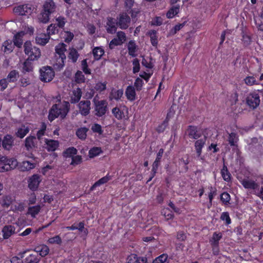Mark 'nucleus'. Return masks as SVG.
Instances as JSON below:
<instances>
[{
  "label": "nucleus",
  "mask_w": 263,
  "mask_h": 263,
  "mask_svg": "<svg viewBox=\"0 0 263 263\" xmlns=\"http://www.w3.org/2000/svg\"><path fill=\"white\" fill-rule=\"evenodd\" d=\"M97 95L93 99L95 106V115L98 117L104 116L108 110V103L105 100H98Z\"/></svg>",
  "instance_id": "nucleus-4"
},
{
  "label": "nucleus",
  "mask_w": 263,
  "mask_h": 263,
  "mask_svg": "<svg viewBox=\"0 0 263 263\" xmlns=\"http://www.w3.org/2000/svg\"><path fill=\"white\" fill-rule=\"evenodd\" d=\"M24 35L23 32H19L17 33L13 37V43L15 46L18 48H20L22 47L23 43V37Z\"/></svg>",
  "instance_id": "nucleus-30"
},
{
  "label": "nucleus",
  "mask_w": 263,
  "mask_h": 263,
  "mask_svg": "<svg viewBox=\"0 0 263 263\" xmlns=\"http://www.w3.org/2000/svg\"><path fill=\"white\" fill-rule=\"evenodd\" d=\"M112 113L115 117L119 120H121L125 116L123 110L118 107H115L112 108Z\"/></svg>",
  "instance_id": "nucleus-43"
},
{
  "label": "nucleus",
  "mask_w": 263,
  "mask_h": 263,
  "mask_svg": "<svg viewBox=\"0 0 263 263\" xmlns=\"http://www.w3.org/2000/svg\"><path fill=\"white\" fill-rule=\"evenodd\" d=\"M157 34V31L155 30H150L147 32V34L151 39V43L154 47H156L158 43Z\"/></svg>",
  "instance_id": "nucleus-39"
},
{
  "label": "nucleus",
  "mask_w": 263,
  "mask_h": 263,
  "mask_svg": "<svg viewBox=\"0 0 263 263\" xmlns=\"http://www.w3.org/2000/svg\"><path fill=\"white\" fill-rule=\"evenodd\" d=\"M220 219L222 221H224V224L226 226H229L232 223L231 219L228 212H222L220 215Z\"/></svg>",
  "instance_id": "nucleus-47"
},
{
  "label": "nucleus",
  "mask_w": 263,
  "mask_h": 263,
  "mask_svg": "<svg viewBox=\"0 0 263 263\" xmlns=\"http://www.w3.org/2000/svg\"><path fill=\"white\" fill-rule=\"evenodd\" d=\"M238 141V137L235 133H231L229 134L228 141L231 146H237V142Z\"/></svg>",
  "instance_id": "nucleus-41"
},
{
  "label": "nucleus",
  "mask_w": 263,
  "mask_h": 263,
  "mask_svg": "<svg viewBox=\"0 0 263 263\" xmlns=\"http://www.w3.org/2000/svg\"><path fill=\"white\" fill-rule=\"evenodd\" d=\"M29 128L28 126L22 125L21 127L17 129V132L15 133V135L17 137L22 139L29 133Z\"/></svg>",
  "instance_id": "nucleus-35"
},
{
  "label": "nucleus",
  "mask_w": 263,
  "mask_h": 263,
  "mask_svg": "<svg viewBox=\"0 0 263 263\" xmlns=\"http://www.w3.org/2000/svg\"><path fill=\"white\" fill-rule=\"evenodd\" d=\"M125 95L128 101L131 102L135 101L136 98V93L134 86L128 85L126 88Z\"/></svg>",
  "instance_id": "nucleus-17"
},
{
  "label": "nucleus",
  "mask_w": 263,
  "mask_h": 263,
  "mask_svg": "<svg viewBox=\"0 0 263 263\" xmlns=\"http://www.w3.org/2000/svg\"><path fill=\"white\" fill-rule=\"evenodd\" d=\"M91 129L93 133H97L99 135H102L103 130L101 125L98 123H94L92 125Z\"/></svg>",
  "instance_id": "nucleus-56"
},
{
  "label": "nucleus",
  "mask_w": 263,
  "mask_h": 263,
  "mask_svg": "<svg viewBox=\"0 0 263 263\" xmlns=\"http://www.w3.org/2000/svg\"><path fill=\"white\" fill-rule=\"evenodd\" d=\"M127 49L128 51V54L132 57H136L137 54L136 52L138 50V46L136 45L135 41L134 40H130L127 44Z\"/></svg>",
  "instance_id": "nucleus-23"
},
{
  "label": "nucleus",
  "mask_w": 263,
  "mask_h": 263,
  "mask_svg": "<svg viewBox=\"0 0 263 263\" xmlns=\"http://www.w3.org/2000/svg\"><path fill=\"white\" fill-rule=\"evenodd\" d=\"M55 24L58 27L60 28H64L66 23L67 22L66 18L63 16H59L55 18Z\"/></svg>",
  "instance_id": "nucleus-50"
},
{
  "label": "nucleus",
  "mask_w": 263,
  "mask_h": 263,
  "mask_svg": "<svg viewBox=\"0 0 263 263\" xmlns=\"http://www.w3.org/2000/svg\"><path fill=\"white\" fill-rule=\"evenodd\" d=\"M88 130V128L86 127H80L76 130V135L79 139L84 140L86 139Z\"/></svg>",
  "instance_id": "nucleus-31"
},
{
  "label": "nucleus",
  "mask_w": 263,
  "mask_h": 263,
  "mask_svg": "<svg viewBox=\"0 0 263 263\" xmlns=\"http://www.w3.org/2000/svg\"><path fill=\"white\" fill-rule=\"evenodd\" d=\"M168 258L166 254H162L156 257L152 262V263H165Z\"/></svg>",
  "instance_id": "nucleus-57"
},
{
  "label": "nucleus",
  "mask_w": 263,
  "mask_h": 263,
  "mask_svg": "<svg viewBox=\"0 0 263 263\" xmlns=\"http://www.w3.org/2000/svg\"><path fill=\"white\" fill-rule=\"evenodd\" d=\"M36 165H0V172H8L11 170H14L18 167V169L21 171H28L35 168Z\"/></svg>",
  "instance_id": "nucleus-10"
},
{
  "label": "nucleus",
  "mask_w": 263,
  "mask_h": 263,
  "mask_svg": "<svg viewBox=\"0 0 263 263\" xmlns=\"http://www.w3.org/2000/svg\"><path fill=\"white\" fill-rule=\"evenodd\" d=\"M58 26L56 25V24H52L50 25L47 28V35H49V36L50 37V35L58 33Z\"/></svg>",
  "instance_id": "nucleus-58"
},
{
  "label": "nucleus",
  "mask_w": 263,
  "mask_h": 263,
  "mask_svg": "<svg viewBox=\"0 0 263 263\" xmlns=\"http://www.w3.org/2000/svg\"><path fill=\"white\" fill-rule=\"evenodd\" d=\"M26 251L20 252L18 254L19 256H14L11 257L10 259L11 263H23V259L25 256V254H26Z\"/></svg>",
  "instance_id": "nucleus-44"
},
{
  "label": "nucleus",
  "mask_w": 263,
  "mask_h": 263,
  "mask_svg": "<svg viewBox=\"0 0 263 263\" xmlns=\"http://www.w3.org/2000/svg\"><path fill=\"white\" fill-rule=\"evenodd\" d=\"M12 208L14 212H22L24 210V203L23 202L16 203L12 205Z\"/></svg>",
  "instance_id": "nucleus-62"
},
{
  "label": "nucleus",
  "mask_w": 263,
  "mask_h": 263,
  "mask_svg": "<svg viewBox=\"0 0 263 263\" xmlns=\"http://www.w3.org/2000/svg\"><path fill=\"white\" fill-rule=\"evenodd\" d=\"M40 257L37 254H30L23 259V263H39Z\"/></svg>",
  "instance_id": "nucleus-28"
},
{
  "label": "nucleus",
  "mask_w": 263,
  "mask_h": 263,
  "mask_svg": "<svg viewBox=\"0 0 263 263\" xmlns=\"http://www.w3.org/2000/svg\"><path fill=\"white\" fill-rule=\"evenodd\" d=\"M137 255L134 253L128 255L126 263H137Z\"/></svg>",
  "instance_id": "nucleus-64"
},
{
  "label": "nucleus",
  "mask_w": 263,
  "mask_h": 263,
  "mask_svg": "<svg viewBox=\"0 0 263 263\" xmlns=\"http://www.w3.org/2000/svg\"><path fill=\"white\" fill-rule=\"evenodd\" d=\"M216 194V190L215 189L213 188L212 186L210 189V192L208 194V198L209 199V202L208 204V208H210L212 205V201L214 198V197Z\"/></svg>",
  "instance_id": "nucleus-59"
},
{
  "label": "nucleus",
  "mask_w": 263,
  "mask_h": 263,
  "mask_svg": "<svg viewBox=\"0 0 263 263\" xmlns=\"http://www.w3.org/2000/svg\"><path fill=\"white\" fill-rule=\"evenodd\" d=\"M14 145L13 137L9 134L6 135L2 140V147L7 151H10Z\"/></svg>",
  "instance_id": "nucleus-14"
},
{
  "label": "nucleus",
  "mask_w": 263,
  "mask_h": 263,
  "mask_svg": "<svg viewBox=\"0 0 263 263\" xmlns=\"http://www.w3.org/2000/svg\"><path fill=\"white\" fill-rule=\"evenodd\" d=\"M118 25L117 20L112 17H107L105 25L106 30L108 33L115 34L117 32Z\"/></svg>",
  "instance_id": "nucleus-9"
},
{
  "label": "nucleus",
  "mask_w": 263,
  "mask_h": 263,
  "mask_svg": "<svg viewBox=\"0 0 263 263\" xmlns=\"http://www.w3.org/2000/svg\"><path fill=\"white\" fill-rule=\"evenodd\" d=\"M246 102L250 108H256L260 103L259 95L256 92L250 93L247 97Z\"/></svg>",
  "instance_id": "nucleus-8"
},
{
  "label": "nucleus",
  "mask_w": 263,
  "mask_h": 263,
  "mask_svg": "<svg viewBox=\"0 0 263 263\" xmlns=\"http://www.w3.org/2000/svg\"><path fill=\"white\" fill-rule=\"evenodd\" d=\"M92 54L94 59L98 61L104 54V50L102 47H96L92 50Z\"/></svg>",
  "instance_id": "nucleus-33"
},
{
  "label": "nucleus",
  "mask_w": 263,
  "mask_h": 263,
  "mask_svg": "<svg viewBox=\"0 0 263 263\" xmlns=\"http://www.w3.org/2000/svg\"><path fill=\"white\" fill-rule=\"evenodd\" d=\"M47 242L49 244H57L58 245H61L62 241L61 237L59 235H56L55 236L49 238Z\"/></svg>",
  "instance_id": "nucleus-53"
},
{
  "label": "nucleus",
  "mask_w": 263,
  "mask_h": 263,
  "mask_svg": "<svg viewBox=\"0 0 263 263\" xmlns=\"http://www.w3.org/2000/svg\"><path fill=\"white\" fill-rule=\"evenodd\" d=\"M162 214L164 216L166 220L173 219L174 217L173 212L168 208L164 209L162 211Z\"/></svg>",
  "instance_id": "nucleus-51"
},
{
  "label": "nucleus",
  "mask_w": 263,
  "mask_h": 263,
  "mask_svg": "<svg viewBox=\"0 0 263 263\" xmlns=\"http://www.w3.org/2000/svg\"><path fill=\"white\" fill-rule=\"evenodd\" d=\"M74 80L77 83L85 82V78L81 71L78 70L76 72L74 76Z\"/></svg>",
  "instance_id": "nucleus-52"
},
{
  "label": "nucleus",
  "mask_w": 263,
  "mask_h": 263,
  "mask_svg": "<svg viewBox=\"0 0 263 263\" xmlns=\"http://www.w3.org/2000/svg\"><path fill=\"white\" fill-rule=\"evenodd\" d=\"M25 53L28 55V59L32 61L37 60L41 57L40 49L33 46L30 41H26L24 45Z\"/></svg>",
  "instance_id": "nucleus-3"
},
{
  "label": "nucleus",
  "mask_w": 263,
  "mask_h": 263,
  "mask_svg": "<svg viewBox=\"0 0 263 263\" xmlns=\"http://www.w3.org/2000/svg\"><path fill=\"white\" fill-rule=\"evenodd\" d=\"M185 25V22L176 25L173 29L170 30V33L172 35L175 34L178 31L182 28Z\"/></svg>",
  "instance_id": "nucleus-63"
},
{
  "label": "nucleus",
  "mask_w": 263,
  "mask_h": 263,
  "mask_svg": "<svg viewBox=\"0 0 263 263\" xmlns=\"http://www.w3.org/2000/svg\"><path fill=\"white\" fill-rule=\"evenodd\" d=\"M33 11V8L30 4L20 5L13 8L14 13L18 15H29Z\"/></svg>",
  "instance_id": "nucleus-7"
},
{
  "label": "nucleus",
  "mask_w": 263,
  "mask_h": 263,
  "mask_svg": "<svg viewBox=\"0 0 263 263\" xmlns=\"http://www.w3.org/2000/svg\"><path fill=\"white\" fill-rule=\"evenodd\" d=\"M41 206L40 205L29 206L28 208L27 214L30 215L32 218H35L40 212Z\"/></svg>",
  "instance_id": "nucleus-34"
},
{
  "label": "nucleus",
  "mask_w": 263,
  "mask_h": 263,
  "mask_svg": "<svg viewBox=\"0 0 263 263\" xmlns=\"http://www.w3.org/2000/svg\"><path fill=\"white\" fill-rule=\"evenodd\" d=\"M14 43L12 41L8 40L5 41L3 44V51L5 53H9L11 52L14 48Z\"/></svg>",
  "instance_id": "nucleus-36"
},
{
  "label": "nucleus",
  "mask_w": 263,
  "mask_h": 263,
  "mask_svg": "<svg viewBox=\"0 0 263 263\" xmlns=\"http://www.w3.org/2000/svg\"><path fill=\"white\" fill-rule=\"evenodd\" d=\"M180 11V6L179 5H177L176 6H173L166 13V16L168 18H172L175 15L178 14Z\"/></svg>",
  "instance_id": "nucleus-32"
},
{
  "label": "nucleus",
  "mask_w": 263,
  "mask_h": 263,
  "mask_svg": "<svg viewBox=\"0 0 263 263\" xmlns=\"http://www.w3.org/2000/svg\"><path fill=\"white\" fill-rule=\"evenodd\" d=\"M31 60L27 59L23 63L22 72L24 73L33 71V67Z\"/></svg>",
  "instance_id": "nucleus-40"
},
{
  "label": "nucleus",
  "mask_w": 263,
  "mask_h": 263,
  "mask_svg": "<svg viewBox=\"0 0 263 263\" xmlns=\"http://www.w3.org/2000/svg\"><path fill=\"white\" fill-rule=\"evenodd\" d=\"M143 84L144 82L143 80L139 78H137L135 80L134 85L133 86H134L137 91H139L142 90Z\"/></svg>",
  "instance_id": "nucleus-60"
},
{
  "label": "nucleus",
  "mask_w": 263,
  "mask_h": 263,
  "mask_svg": "<svg viewBox=\"0 0 263 263\" xmlns=\"http://www.w3.org/2000/svg\"><path fill=\"white\" fill-rule=\"evenodd\" d=\"M245 83L248 86H252L254 85H258L259 82L257 81L254 76H247L244 80Z\"/></svg>",
  "instance_id": "nucleus-46"
},
{
  "label": "nucleus",
  "mask_w": 263,
  "mask_h": 263,
  "mask_svg": "<svg viewBox=\"0 0 263 263\" xmlns=\"http://www.w3.org/2000/svg\"><path fill=\"white\" fill-rule=\"evenodd\" d=\"M66 45L64 43H60L55 46V50L56 55L59 57L66 58L65 52L66 51Z\"/></svg>",
  "instance_id": "nucleus-27"
},
{
  "label": "nucleus",
  "mask_w": 263,
  "mask_h": 263,
  "mask_svg": "<svg viewBox=\"0 0 263 263\" xmlns=\"http://www.w3.org/2000/svg\"><path fill=\"white\" fill-rule=\"evenodd\" d=\"M19 74L18 72L16 70H11L8 74L7 81L9 83L15 82L18 78Z\"/></svg>",
  "instance_id": "nucleus-42"
},
{
  "label": "nucleus",
  "mask_w": 263,
  "mask_h": 263,
  "mask_svg": "<svg viewBox=\"0 0 263 263\" xmlns=\"http://www.w3.org/2000/svg\"><path fill=\"white\" fill-rule=\"evenodd\" d=\"M34 251L36 252L35 254H38L42 256H46L49 252V247L46 245H41L35 247Z\"/></svg>",
  "instance_id": "nucleus-21"
},
{
  "label": "nucleus",
  "mask_w": 263,
  "mask_h": 263,
  "mask_svg": "<svg viewBox=\"0 0 263 263\" xmlns=\"http://www.w3.org/2000/svg\"><path fill=\"white\" fill-rule=\"evenodd\" d=\"M112 178L111 176L108 173L105 176L101 178L97 181H96L91 187L90 190H93L96 187L99 186L102 184L107 183L108 181L111 180Z\"/></svg>",
  "instance_id": "nucleus-29"
},
{
  "label": "nucleus",
  "mask_w": 263,
  "mask_h": 263,
  "mask_svg": "<svg viewBox=\"0 0 263 263\" xmlns=\"http://www.w3.org/2000/svg\"><path fill=\"white\" fill-rule=\"evenodd\" d=\"M221 174L224 180L229 182L231 180V175L229 172L227 165H223V167L221 170Z\"/></svg>",
  "instance_id": "nucleus-45"
},
{
  "label": "nucleus",
  "mask_w": 263,
  "mask_h": 263,
  "mask_svg": "<svg viewBox=\"0 0 263 263\" xmlns=\"http://www.w3.org/2000/svg\"><path fill=\"white\" fill-rule=\"evenodd\" d=\"M188 137L192 139H198L201 137L202 134L197 126L189 125L186 129Z\"/></svg>",
  "instance_id": "nucleus-12"
},
{
  "label": "nucleus",
  "mask_w": 263,
  "mask_h": 263,
  "mask_svg": "<svg viewBox=\"0 0 263 263\" xmlns=\"http://www.w3.org/2000/svg\"><path fill=\"white\" fill-rule=\"evenodd\" d=\"M41 181V179L39 175L34 174L31 176L28 180V187L32 191L37 190L39 185Z\"/></svg>",
  "instance_id": "nucleus-13"
},
{
  "label": "nucleus",
  "mask_w": 263,
  "mask_h": 263,
  "mask_svg": "<svg viewBox=\"0 0 263 263\" xmlns=\"http://www.w3.org/2000/svg\"><path fill=\"white\" fill-rule=\"evenodd\" d=\"M40 80L44 82H50L54 77V71L50 66L43 67L40 70Z\"/></svg>",
  "instance_id": "nucleus-6"
},
{
  "label": "nucleus",
  "mask_w": 263,
  "mask_h": 263,
  "mask_svg": "<svg viewBox=\"0 0 263 263\" xmlns=\"http://www.w3.org/2000/svg\"><path fill=\"white\" fill-rule=\"evenodd\" d=\"M15 228L12 225L5 226L2 229L3 236L5 239L9 238L15 233Z\"/></svg>",
  "instance_id": "nucleus-20"
},
{
  "label": "nucleus",
  "mask_w": 263,
  "mask_h": 263,
  "mask_svg": "<svg viewBox=\"0 0 263 263\" xmlns=\"http://www.w3.org/2000/svg\"><path fill=\"white\" fill-rule=\"evenodd\" d=\"M91 102L89 100H82L78 104L79 112L83 116H86L90 114Z\"/></svg>",
  "instance_id": "nucleus-11"
},
{
  "label": "nucleus",
  "mask_w": 263,
  "mask_h": 263,
  "mask_svg": "<svg viewBox=\"0 0 263 263\" xmlns=\"http://www.w3.org/2000/svg\"><path fill=\"white\" fill-rule=\"evenodd\" d=\"M80 56L77 50L73 47L69 49V52L67 55L68 60L73 63H76Z\"/></svg>",
  "instance_id": "nucleus-22"
},
{
  "label": "nucleus",
  "mask_w": 263,
  "mask_h": 263,
  "mask_svg": "<svg viewBox=\"0 0 263 263\" xmlns=\"http://www.w3.org/2000/svg\"><path fill=\"white\" fill-rule=\"evenodd\" d=\"M196 141L195 142V148L198 156H200L202 153V148L204 147L206 140V137L204 136L203 137H200V138L196 139Z\"/></svg>",
  "instance_id": "nucleus-16"
},
{
  "label": "nucleus",
  "mask_w": 263,
  "mask_h": 263,
  "mask_svg": "<svg viewBox=\"0 0 263 263\" xmlns=\"http://www.w3.org/2000/svg\"><path fill=\"white\" fill-rule=\"evenodd\" d=\"M81 69L86 74H90L91 70L88 68L87 59H85L81 62Z\"/></svg>",
  "instance_id": "nucleus-54"
},
{
  "label": "nucleus",
  "mask_w": 263,
  "mask_h": 263,
  "mask_svg": "<svg viewBox=\"0 0 263 263\" xmlns=\"http://www.w3.org/2000/svg\"><path fill=\"white\" fill-rule=\"evenodd\" d=\"M49 39V35L45 33H41L36 35L35 41L37 44L44 46L48 42Z\"/></svg>",
  "instance_id": "nucleus-26"
},
{
  "label": "nucleus",
  "mask_w": 263,
  "mask_h": 263,
  "mask_svg": "<svg viewBox=\"0 0 263 263\" xmlns=\"http://www.w3.org/2000/svg\"><path fill=\"white\" fill-rule=\"evenodd\" d=\"M70 109V104L67 101H63L61 104H55L50 109L48 116V120L52 122L58 117L64 119Z\"/></svg>",
  "instance_id": "nucleus-1"
},
{
  "label": "nucleus",
  "mask_w": 263,
  "mask_h": 263,
  "mask_svg": "<svg viewBox=\"0 0 263 263\" xmlns=\"http://www.w3.org/2000/svg\"><path fill=\"white\" fill-rule=\"evenodd\" d=\"M117 33V39L120 41V42L123 44L126 40V34L124 32L119 31Z\"/></svg>",
  "instance_id": "nucleus-61"
},
{
  "label": "nucleus",
  "mask_w": 263,
  "mask_h": 263,
  "mask_svg": "<svg viewBox=\"0 0 263 263\" xmlns=\"http://www.w3.org/2000/svg\"><path fill=\"white\" fill-rule=\"evenodd\" d=\"M35 139L34 136H29L27 137L25 139V145L27 149L31 148L34 147V140Z\"/></svg>",
  "instance_id": "nucleus-49"
},
{
  "label": "nucleus",
  "mask_w": 263,
  "mask_h": 263,
  "mask_svg": "<svg viewBox=\"0 0 263 263\" xmlns=\"http://www.w3.org/2000/svg\"><path fill=\"white\" fill-rule=\"evenodd\" d=\"M56 57V61L53 64L54 68L57 70H60L65 65V62L66 58L61 57L57 55Z\"/></svg>",
  "instance_id": "nucleus-38"
},
{
  "label": "nucleus",
  "mask_w": 263,
  "mask_h": 263,
  "mask_svg": "<svg viewBox=\"0 0 263 263\" xmlns=\"http://www.w3.org/2000/svg\"><path fill=\"white\" fill-rule=\"evenodd\" d=\"M230 200L231 196L228 193L224 192L220 195V200L223 204L226 205H228L230 203Z\"/></svg>",
  "instance_id": "nucleus-48"
},
{
  "label": "nucleus",
  "mask_w": 263,
  "mask_h": 263,
  "mask_svg": "<svg viewBox=\"0 0 263 263\" xmlns=\"http://www.w3.org/2000/svg\"><path fill=\"white\" fill-rule=\"evenodd\" d=\"M240 182L243 186L247 189L256 190L259 187V185L254 180L244 179Z\"/></svg>",
  "instance_id": "nucleus-19"
},
{
  "label": "nucleus",
  "mask_w": 263,
  "mask_h": 263,
  "mask_svg": "<svg viewBox=\"0 0 263 263\" xmlns=\"http://www.w3.org/2000/svg\"><path fill=\"white\" fill-rule=\"evenodd\" d=\"M103 151L100 147L93 146L88 152V156L90 158H93L103 153Z\"/></svg>",
  "instance_id": "nucleus-37"
},
{
  "label": "nucleus",
  "mask_w": 263,
  "mask_h": 263,
  "mask_svg": "<svg viewBox=\"0 0 263 263\" xmlns=\"http://www.w3.org/2000/svg\"><path fill=\"white\" fill-rule=\"evenodd\" d=\"M123 95V90L120 89H112L109 93V100H115L118 101L121 99Z\"/></svg>",
  "instance_id": "nucleus-25"
},
{
  "label": "nucleus",
  "mask_w": 263,
  "mask_h": 263,
  "mask_svg": "<svg viewBox=\"0 0 263 263\" xmlns=\"http://www.w3.org/2000/svg\"><path fill=\"white\" fill-rule=\"evenodd\" d=\"M46 148L48 152H54L59 146V142L58 140L46 139Z\"/></svg>",
  "instance_id": "nucleus-18"
},
{
  "label": "nucleus",
  "mask_w": 263,
  "mask_h": 263,
  "mask_svg": "<svg viewBox=\"0 0 263 263\" xmlns=\"http://www.w3.org/2000/svg\"><path fill=\"white\" fill-rule=\"evenodd\" d=\"M78 153V150L76 148L73 146L69 147L66 148L62 153V156L64 158H71L74 155H77Z\"/></svg>",
  "instance_id": "nucleus-24"
},
{
  "label": "nucleus",
  "mask_w": 263,
  "mask_h": 263,
  "mask_svg": "<svg viewBox=\"0 0 263 263\" xmlns=\"http://www.w3.org/2000/svg\"><path fill=\"white\" fill-rule=\"evenodd\" d=\"M56 6L52 0L46 1L43 5L39 19L43 23L49 22L50 15L55 11Z\"/></svg>",
  "instance_id": "nucleus-2"
},
{
  "label": "nucleus",
  "mask_w": 263,
  "mask_h": 263,
  "mask_svg": "<svg viewBox=\"0 0 263 263\" xmlns=\"http://www.w3.org/2000/svg\"><path fill=\"white\" fill-rule=\"evenodd\" d=\"M82 91L80 88L77 87L72 90L71 94L70 97V102L71 104H76L78 103L82 97Z\"/></svg>",
  "instance_id": "nucleus-15"
},
{
  "label": "nucleus",
  "mask_w": 263,
  "mask_h": 263,
  "mask_svg": "<svg viewBox=\"0 0 263 263\" xmlns=\"http://www.w3.org/2000/svg\"><path fill=\"white\" fill-rule=\"evenodd\" d=\"M106 82H99L95 84L94 88L95 90H97L99 92H102L106 89Z\"/></svg>",
  "instance_id": "nucleus-55"
},
{
  "label": "nucleus",
  "mask_w": 263,
  "mask_h": 263,
  "mask_svg": "<svg viewBox=\"0 0 263 263\" xmlns=\"http://www.w3.org/2000/svg\"><path fill=\"white\" fill-rule=\"evenodd\" d=\"M116 20L118 27L122 30L127 29L131 23V18L126 12L120 13L117 17Z\"/></svg>",
  "instance_id": "nucleus-5"
}]
</instances>
